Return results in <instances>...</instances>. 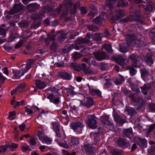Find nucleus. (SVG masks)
I'll use <instances>...</instances> for the list:
<instances>
[{"instance_id": "6e6d98bb", "label": "nucleus", "mask_w": 155, "mask_h": 155, "mask_svg": "<svg viewBox=\"0 0 155 155\" xmlns=\"http://www.w3.org/2000/svg\"><path fill=\"white\" fill-rule=\"evenodd\" d=\"M52 124L54 131H55L56 130H60V127L58 124L56 123H52Z\"/></svg>"}, {"instance_id": "72a5a7b5", "label": "nucleus", "mask_w": 155, "mask_h": 155, "mask_svg": "<svg viewBox=\"0 0 155 155\" xmlns=\"http://www.w3.org/2000/svg\"><path fill=\"white\" fill-rule=\"evenodd\" d=\"M149 35L150 38L152 40V43L155 44V28L151 30L149 33Z\"/></svg>"}, {"instance_id": "20e7f679", "label": "nucleus", "mask_w": 155, "mask_h": 155, "mask_svg": "<svg viewBox=\"0 0 155 155\" xmlns=\"http://www.w3.org/2000/svg\"><path fill=\"white\" fill-rule=\"evenodd\" d=\"M114 60L116 62L121 66L122 68H126L127 62H128V60L123 58L120 55H116L114 57Z\"/></svg>"}, {"instance_id": "b1692460", "label": "nucleus", "mask_w": 155, "mask_h": 155, "mask_svg": "<svg viewBox=\"0 0 155 155\" xmlns=\"http://www.w3.org/2000/svg\"><path fill=\"white\" fill-rule=\"evenodd\" d=\"M59 76L65 79L69 80L71 78V75L66 72L61 71L59 73Z\"/></svg>"}, {"instance_id": "f257e3e1", "label": "nucleus", "mask_w": 155, "mask_h": 155, "mask_svg": "<svg viewBox=\"0 0 155 155\" xmlns=\"http://www.w3.org/2000/svg\"><path fill=\"white\" fill-rule=\"evenodd\" d=\"M64 3L66 7V14H67L69 9L70 10V13L71 14H75L76 12V9L80 5L79 1H78L77 2L73 5L71 4V2L70 0H64Z\"/></svg>"}, {"instance_id": "412c9836", "label": "nucleus", "mask_w": 155, "mask_h": 155, "mask_svg": "<svg viewBox=\"0 0 155 155\" xmlns=\"http://www.w3.org/2000/svg\"><path fill=\"white\" fill-rule=\"evenodd\" d=\"M55 38H50L49 37V40L52 41V43L50 46V49L53 52L56 51L57 50V44L55 42Z\"/></svg>"}, {"instance_id": "a211bd4d", "label": "nucleus", "mask_w": 155, "mask_h": 155, "mask_svg": "<svg viewBox=\"0 0 155 155\" xmlns=\"http://www.w3.org/2000/svg\"><path fill=\"white\" fill-rule=\"evenodd\" d=\"M74 48H75L76 50H78L80 48L77 45L75 44L70 46L69 48L65 47L63 50L62 51L64 53H65L68 52L70 50H71Z\"/></svg>"}, {"instance_id": "680f3d73", "label": "nucleus", "mask_w": 155, "mask_h": 155, "mask_svg": "<svg viewBox=\"0 0 155 155\" xmlns=\"http://www.w3.org/2000/svg\"><path fill=\"white\" fill-rule=\"evenodd\" d=\"M81 14H86L87 12V9L85 7H82L80 8Z\"/></svg>"}, {"instance_id": "4c0bfd02", "label": "nucleus", "mask_w": 155, "mask_h": 155, "mask_svg": "<svg viewBox=\"0 0 155 155\" xmlns=\"http://www.w3.org/2000/svg\"><path fill=\"white\" fill-rule=\"evenodd\" d=\"M103 19L102 17L101 16H98L96 17L94 19L92 20V22L94 23L95 24L99 25L101 24Z\"/></svg>"}, {"instance_id": "423d86ee", "label": "nucleus", "mask_w": 155, "mask_h": 155, "mask_svg": "<svg viewBox=\"0 0 155 155\" xmlns=\"http://www.w3.org/2000/svg\"><path fill=\"white\" fill-rule=\"evenodd\" d=\"M26 65L21 64V68L25 70L27 72L34 65V61L31 59H28L26 62Z\"/></svg>"}, {"instance_id": "052dcab7", "label": "nucleus", "mask_w": 155, "mask_h": 155, "mask_svg": "<svg viewBox=\"0 0 155 155\" xmlns=\"http://www.w3.org/2000/svg\"><path fill=\"white\" fill-rule=\"evenodd\" d=\"M39 77L40 78L44 80L48 79V75H46L45 73H43L41 74Z\"/></svg>"}, {"instance_id": "603ef678", "label": "nucleus", "mask_w": 155, "mask_h": 155, "mask_svg": "<svg viewBox=\"0 0 155 155\" xmlns=\"http://www.w3.org/2000/svg\"><path fill=\"white\" fill-rule=\"evenodd\" d=\"M138 140V144L140 146L143 145L146 143V140L145 139L139 138Z\"/></svg>"}, {"instance_id": "37998d69", "label": "nucleus", "mask_w": 155, "mask_h": 155, "mask_svg": "<svg viewBox=\"0 0 155 155\" xmlns=\"http://www.w3.org/2000/svg\"><path fill=\"white\" fill-rule=\"evenodd\" d=\"M103 48H104L106 51L110 53H111L113 52V50L111 48V46L110 44H105L102 45Z\"/></svg>"}, {"instance_id": "e2e57ef3", "label": "nucleus", "mask_w": 155, "mask_h": 155, "mask_svg": "<svg viewBox=\"0 0 155 155\" xmlns=\"http://www.w3.org/2000/svg\"><path fill=\"white\" fill-rule=\"evenodd\" d=\"M114 120L117 122L120 120V119L121 118L119 117L117 114L116 112L114 113Z\"/></svg>"}, {"instance_id": "4d7b16f0", "label": "nucleus", "mask_w": 155, "mask_h": 155, "mask_svg": "<svg viewBox=\"0 0 155 155\" xmlns=\"http://www.w3.org/2000/svg\"><path fill=\"white\" fill-rule=\"evenodd\" d=\"M109 117L107 116H103L101 117V122L104 124H105V123L106 121L108 120Z\"/></svg>"}, {"instance_id": "bb28decb", "label": "nucleus", "mask_w": 155, "mask_h": 155, "mask_svg": "<svg viewBox=\"0 0 155 155\" xmlns=\"http://www.w3.org/2000/svg\"><path fill=\"white\" fill-rule=\"evenodd\" d=\"M22 8V5L21 4H15L12 11L14 13H17L21 10Z\"/></svg>"}, {"instance_id": "ddd939ff", "label": "nucleus", "mask_w": 155, "mask_h": 155, "mask_svg": "<svg viewBox=\"0 0 155 155\" xmlns=\"http://www.w3.org/2000/svg\"><path fill=\"white\" fill-rule=\"evenodd\" d=\"M133 135L132 129L131 128L124 129L123 130V136L129 138L132 137Z\"/></svg>"}, {"instance_id": "0eeeda50", "label": "nucleus", "mask_w": 155, "mask_h": 155, "mask_svg": "<svg viewBox=\"0 0 155 155\" xmlns=\"http://www.w3.org/2000/svg\"><path fill=\"white\" fill-rule=\"evenodd\" d=\"M91 35H90L89 33H87L85 38H84L78 39L76 40V43L77 44H83L89 43L91 41L90 39Z\"/></svg>"}, {"instance_id": "bf43d9fd", "label": "nucleus", "mask_w": 155, "mask_h": 155, "mask_svg": "<svg viewBox=\"0 0 155 155\" xmlns=\"http://www.w3.org/2000/svg\"><path fill=\"white\" fill-rule=\"evenodd\" d=\"M155 128V124H153L149 126L148 133L149 134Z\"/></svg>"}, {"instance_id": "39448f33", "label": "nucleus", "mask_w": 155, "mask_h": 155, "mask_svg": "<svg viewBox=\"0 0 155 155\" xmlns=\"http://www.w3.org/2000/svg\"><path fill=\"white\" fill-rule=\"evenodd\" d=\"M78 101L81 104L87 107H90L94 103V99L91 97H86L82 101L80 100H78Z\"/></svg>"}, {"instance_id": "7ed1b4c3", "label": "nucleus", "mask_w": 155, "mask_h": 155, "mask_svg": "<svg viewBox=\"0 0 155 155\" xmlns=\"http://www.w3.org/2000/svg\"><path fill=\"white\" fill-rule=\"evenodd\" d=\"M140 11L137 10L132 13L131 17L129 18L126 17L121 20L123 22L131 21H138L140 18Z\"/></svg>"}, {"instance_id": "aec40b11", "label": "nucleus", "mask_w": 155, "mask_h": 155, "mask_svg": "<svg viewBox=\"0 0 155 155\" xmlns=\"http://www.w3.org/2000/svg\"><path fill=\"white\" fill-rule=\"evenodd\" d=\"M49 100L51 102H53L55 104H58L60 102L59 98L55 97L53 94H49Z\"/></svg>"}, {"instance_id": "c756f323", "label": "nucleus", "mask_w": 155, "mask_h": 155, "mask_svg": "<svg viewBox=\"0 0 155 155\" xmlns=\"http://www.w3.org/2000/svg\"><path fill=\"white\" fill-rule=\"evenodd\" d=\"M126 110L128 112V114L131 117H133L136 114L137 112L133 108L126 107Z\"/></svg>"}, {"instance_id": "f03ea898", "label": "nucleus", "mask_w": 155, "mask_h": 155, "mask_svg": "<svg viewBox=\"0 0 155 155\" xmlns=\"http://www.w3.org/2000/svg\"><path fill=\"white\" fill-rule=\"evenodd\" d=\"M97 117L94 115H90L87 116L86 122L90 128L94 129L97 127Z\"/></svg>"}, {"instance_id": "2f4dec72", "label": "nucleus", "mask_w": 155, "mask_h": 155, "mask_svg": "<svg viewBox=\"0 0 155 155\" xmlns=\"http://www.w3.org/2000/svg\"><path fill=\"white\" fill-rule=\"evenodd\" d=\"M141 76L144 78L149 75V71L145 68H143L140 70Z\"/></svg>"}, {"instance_id": "e433bc0d", "label": "nucleus", "mask_w": 155, "mask_h": 155, "mask_svg": "<svg viewBox=\"0 0 155 155\" xmlns=\"http://www.w3.org/2000/svg\"><path fill=\"white\" fill-rule=\"evenodd\" d=\"M128 5L127 2H125L123 0H119L118 1L117 6L123 8Z\"/></svg>"}, {"instance_id": "774afa93", "label": "nucleus", "mask_w": 155, "mask_h": 155, "mask_svg": "<svg viewBox=\"0 0 155 155\" xmlns=\"http://www.w3.org/2000/svg\"><path fill=\"white\" fill-rule=\"evenodd\" d=\"M132 89L134 91L139 93L140 92V90L138 86L136 85L133 86L132 87Z\"/></svg>"}, {"instance_id": "f8f14e48", "label": "nucleus", "mask_w": 155, "mask_h": 155, "mask_svg": "<svg viewBox=\"0 0 155 155\" xmlns=\"http://www.w3.org/2000/svg\"><path fill=\"white\" fill-rule=\"evenodd\" d=\"M78 71H82L85 74H90L92 72V71L90 70H88V68L84 63H82L79 64Z\"/></svg>"}, {"instance_id": "4468645a", "label": "nucleus", "mask_w": 155, "mask_h": 155, "mask_svg": "<svg viewBox=\"0 0 155 155\" xmlns=\"http://www.w3.org/2000/svg\"><path fill=\"white\" fill-rule=\"evenodd\" d=\"M130 45L129 43L127 41L124 43H121L120 45V51L124 53L128 51L129 50Z\"/></svg>"}, {"instance_id": "f704fd0d", "label": "nucleus", "mask_w": 155, "mask_h": 155, "mask_svg": "<svg viewBox=\"0 0 155 155\" xmlns=\"http://www.w3.org/2000/svg\"><path fill=\"white\" fill-rule=\"evenodd\" d=\"M90 92L93 95H97L100 97H101V91L95 89H91Z\"/></svg>"}, {"instance_id": "cd10ccee", "label": "nucleus", "mask_w": 155, "mask_h": 155, "mask_svg": "<svg viewBox=\"0 0 155 155\" xmlns=\"http://www.w3.org/2000/svg\"><path fill=\"white\" fill-rule=\"evenodd\" d=\"M110 152L112 155H124L123 154L122 151L117 148L112 149Z\"/></svg>"}, {"instance_id": "473e14b6", "label": "nucleus", "mask_w": 155, "mask_h": 155, "mask_svg": "<svg viewBox=\"0 0 155 155\" xmlns=\"http://www.w3.org/2000/svg\"><path fill=\"white\" fill-rule=\"evenodd\" d=\"M127 42L129 43L130 45L131 42L133 41H135L136 39V37L134 34H130L127 35Z\"/></svg>"}, {"instance_id": "2eb2a0df", "label": "nucleus", "mask_w": 155, "mask_h": 155, "mask_svg": "<svg viewBox=\"0 0 155 155\" xmlns=\"http://www.w3.org/2000/svg\"><path fill=\"white\" fill-rule=\"evenodd\" d=\"M35 84L37 88L39 89H42L45 88L47 86L46 83L44 81L39 80H35Z\"/></svg>"}, {"instance_id": "338daca9", "label": "nucleus", "mask_w": 155, "mask_h": 155, "mask_svg": "<svg viewBox=\"0 0 155 155\" xmlns=\"http://www.w3.org/2000/svg\"><path fill=\"white\" fill-rule=\"evenodd\" d=\"M135 41V43L138 46H140L143 44V42L141 41L139 39H136Z\"/></svg>"}, {"instance_id": "a878e982", "label": "nucleus", "mask_w": 155, "mask_h": 155, "mask_svg": "<svg viewBox=\"0 0 155 155\" xmlns=\"http://www.w3.org/2000/svg\"><path fill=\"white\" fill-rule=\"evenodd\" d=\"M115 15V18L117 19H120L125 15L124 12L123 10L116 11Z\"/></svg>"}, {"instance_id": "6ab92c4d", "label": "nucleus", "mask_w": 155, "mask_h": 155, "mask_svg": "<svg viewBox=\"0 0 155 155\" xmlns=\"http://www.w3.org/2000/svg\"><path fill=\"white\" fill-rule=\"evenodd\" d=\"M141 92L144 95L147 94V92L151 89V87L150 84H145L142 87H140Z\"/></svg>"}, {"instance_id": "c85d7f7f", "label": "nucleus", "mask_w": 155, "mask_h": 155, "mask_svg": "<svg viewBox=\"0 0 155 155\" xmlns=\"http://www.w3.org/2000/svg\"><path fill=\"white\" fill-rule=\"evenodd\" d=\"M57 35L58 36V40L60 41H63L66 38V35L63 31H61L58 32Z\"/></svg>"}, {"instance_id": "dca6fc26", "label": "nucleus", "mask_w": 155, "mask_h": 155, "mask_svg": "<svg viewBox=\"0 0 155 155\" xmlns=\"http://www.w3.org/2000/svg\"><path fill=\"white\" fill-rule=\"evenodd\" d=\"M38 136L39 140L43 143H47L48 141V138L47 136H45L44 132L39 131L38 132Z\"/></svg>"}, {"instance_id": "4be33fe9", "label": "nucleus", "mask_w": 155, "mask_h": 155, "mask_svg": "<svg viewBox=\"0 0 155 155\" xmlns=\"http://www.w3.org/2000/svg\"><path fill=\"white\" fill-rule=\"evenodd\" d=\"M71 126L74 130L75 131L79 127H82L83 125L82 123L80 122H76L71 124Z\"/></svg>"}, {"instance_id": "a18cd8bd", "label": "nucleus", "mask_w": 155, "mask_h": 155, "mask_svg": "<svg viewBox=\"0 0 155 155\" xmlns=\"http://www.w3.org/2000/svg\"><path fill=\"white\" fill-rule=\"evenodd\" d=\"M154 5L153 3L152 2H150L147 4L146 7L145 9L146 10L150 11L154 8Z\"/></svg>"}, {"instance_id": "5701e85b", "label": "nucleus", "mask_w": 155, "mask_h": 155, "mask_svg": "<svg viewBox=\"0 0 155 155\" xmlns=\"http://www.w3.org/2000/svg\"><path fill=\"white\" fill-rule=\"evenodd\" d=\"M48 114V111L47 110H43L41 113L38 115L37 119L40 120L42 118H44L47 117Z\"/></svg>"}, {"instance_id": "c03bdc74", "label": "nucleus", "mask_w": 155, "mask_h": 155, "mask_svg": "<svg viewBox=\"0 0 155 155\" xmlns=\"http://www.w3.org/2000/svg\"><path fill=\"white\" fill-rule=\"evenodd\" d=\"M87 27L89 30L93 31L94 32L97 31L98 29V28L96 26L93 25H87Z\"/></svg>"}, {"instance_id": "7c9ffc66", "label": "nucleus", "mask_w": 155, "mask_h": 155, "mask_svg": "<svg viewBox=\"0 0 155 155\" xmlns=\"http://www.w3.org/2000/svg\"><path fill=\"white\" fill-rule=\"evenodd\" d=\"M124 81V78L123 76L118 74V76L116 78L115 83L117 84H120Z\"/></svg>"}, {"instance_id": "49530a36", "label": "nucleus", "mask_w": 155, "mask_h": 155, "mask_svg": "<svg viewBox=\"0 0 155 155\" xmlns=\"http://www.w3.org/2000/svg\"><path fill=\"white\" fill-rule=\"evenodd\" d=\"M128 69L129 70L131 76H133L136 74L137 71L134 68L130 66L128 68Z\"/></svg>"}, {"instance_id": "a19ab883", "label": "nucleus", "mask_w": 155, "mask_h": 155, "mask_svg": "<svg viewBox=\"0 0 155 155\" xmlns=\"http://www.w3.org/2000/svg\"><path fill=\"white\" fill-rule=\"evenodd\" d=\"M8 145L9 151H13L15 150L18 147V145L15 143Z\"/></svg>"}, {"instance_id": "3c124183", "label": "nucleus", "mask_w": 155, "mask_h": 155, "mask_svg": "<svg viewBox=\"0 0 155 155\" xmlns=\"http://www.w3.org/2000/svg\"><path fill=\"white\" fill-rule=\"evenodd\" d=\"M49 90L53 92H57V93L59 95H62V91H61V93H60L58 91H59V90L56 89L54 87H50L49 88Z\"/></svg>"}, {"instance_id": "864d4df0", "label": "nucleus", "mask_w": 155, "mask_h": 155, "mask_svg": "<svg viewBox=\"0 0 155 155\" xmlns=\"http://www.w3.org/2000/svg\"><path fill=\"white\" fill-rule=\"evenodd\" d=\"M24 43V41L22 40L19 41L15 45V48L18 49L20 48Z\"/></svg>"}, {"instance_id": "79ce46f5", "label": "nucleus", "mask_w": 155, "mask_h": 155, "mask_svg": "<svg viewBox=\"0 0 155 155\" xmlns=\"http://www.w3.org/2000/svg\"><path fill=\"white\" fill-rule=\"evenodd\" d=\"M21 150L23 152H29L31 150L29 146L26 144H24L21 146Z\"/></svg>"}, {"instance_id": "de8ad7c7", "label": "nucleus", "mask_w": 155, "mask_h": 155, "mask_svg": "<svg viewBox=\"0 0 155 155\" xmlns=\"http://www.w3.org/2000/svg\"><path fill=\"white\" fill-rule=\"evenodd\" d=\"M71 142L74 145H77L79 143V142L78 139L77 138L72 137L71 139Z\"/></svg>"}, {"instance_id": "8fccbe9b", "label": "nucleus", "mask_w": 155, "mask_h": 155, "mask_svg": "<svg viewBox=\"0 0 155 155\" xmlns=\"http://www.w3.org/2000/svg\"><path fill=\"white\" fill-rule=\"evenodd\" d=\"M71 66L75 70L78 71L79 70V64H78L75 63H71L70 64Z\"/></svg>"}, {"instance_id": "393cba45", "label": "nucleus", "mask_w": 155, "mask_h": 155, "mask_svg": "<svg viewBox=\"0 0 155 155\" xmlns=\"http://www.w3.org/2000/svg\"><path fill=\"white\" fill-rule=\"evenodd\" d=\"M117 0H106V4L105 5V8H108L112 10L113 8L112 5L116 2Z\"/></svg>"}, {"instance_id": "58836bf2", "label": "nucleus", "mask_w": 155, "mask_h": 155, "mask_svg": "<svg viewBox=\"0 0 155 155\" xmlns=\"http://www.w3.org/2000/svg\"><path fill=\"white\" fill-rule=\"evenodd\" d=\"M92 38L94 41H100L102 39V36H101L100 33H96L93 35Z\"/></svg>"}, {"instance_id": "9d476101", "label": "nucleus", "mask_w": 155, "mask_h": 155, "mask_svg": "<svg viewBox=\"0 0 155 155\" xmlns=\"http://www.w3.org/2000/svg\"><path fill=\"white\" fill-rule=\"evenodd\" d=\"M21 71H22L21 74V71H20L13 70V75L12 78L14 79H19L21 76H23L26 73L25 70H24L23 69L21 68Z\"/></svg>"}, {"instance_id": "c9c22d12", "label": "nucleus", "mask_w": 155, "mask_h": 155, "mask_svg": "<svg viewBox=\"0 0 155 155\" xmlns=\"http://www.w3.org/2000/svg\"><path fill=\"white\" fill-rule=\"evenodd\" d=\"M85 148L86 151L90 153H93L94 148L92 147L91 145L90 144H85Z\"/></svg>"}, {"instance_id": "1a4fd4ad", "label": "nucleus", "mask_w": 155, "mask_h": 155, "mask_svg": "<svg viewBox=\"0 0 155 155\" xmlns=\"http://www.w3.org/2000/svg\"><path fill=\"white\" fill-rule=\"evenodd\" d=\"M129 58L132 62V66L134 67H138L137 64L139 61V56L134 54H131Z\"/></svg>"}, {"instance_id": "f3484780", "label": "nucleus", "mask_w": 155, "mask_h": 155, "mask_svg": "<svg viewBox=\"0 0 155 155\" xmlns=\"http://www.w3.org/2000/svg\"><path fill=\"white\" fill-rule=\"evenodd\" d=\"M145 60L149 65L150 66L152 65L153 63L152 54L149 53H147L145 57Z\"/></svg>"}, {"instance_id": "0e129e2a", "label": "nucleus", "mask_w": 155, "mask_h": 155, "mask_svg": "<svg viewBox=\"0 0 155 155\" xmlns=\"http://www.w3.org/2000/svg\"><path fill=\"white\" fill-rule=\"evenodd\" d=\"M25 104V101L23 100L20 101H17L16 102V104H15V107L16 106L21 105H24Z\"/></svg>"}, {"instance_id": "9b49d317", "label": "nucleus", "mask_w": 155, "mask_h": 155, "mask_svg": "<svg viewBox=\"0 0 155 155\" xmlns=\"http://www.w3.org/2000/svg\"><path fill=\"white\" fill-rule=\"evenodd\" d=\"M117 143L118 146L123 148H125L127 147L129 144L127 142L126 140L121 138H119L117 140Z\"/></svg>"}, {"instance_id": "5fc2aeb1", "label": "nucleus", "mask_w": 155, "mask_h": 155, "mask_svg": "<svg viewBox=\"0 0 155 155\" xmlns=\"http://www.w3.org/2000/svg\"><path fill=\"white\" fill-rule=\"evenodd\" d=\"M8 145H5V146H2L1 147L2 151V152H5L6 151H9Z\"/></svg>"}, {"instance_id": "6e6552de", "label": "nucleus", "mask_w": 155, "mask_h": 155, "mask_svg": "<svg viewBox=\"0 0 155 155\" xmlns=\"http://www.w3.org/2000/svg\"><path fill=\"white\" fill-rule=\"evenodd\" d=\"M93 54L95 58L98 61L104 59L106 57V53L104 52L99 51L94 52Z\"/></svg>"}, {"instance_id": "13d9d810", "label": "nucleus", "mask_w": 155, "mask_h": 155, "mask_svg": "<svg viewBox=\"0 0 155 155\" xmlns=\"http://www.w3.org/2000/svg\"><path fill=\"white\" fill-rule=\"evenodd\" d=\"M7 78L4 77L2 74L0 73V83H2Z\"/></svg>"}, {"instance_id": "ea45409f", "label": "nucleus", "mask_w": 155, "mask_h": 155, "mask_svg": "<svg viewBox=\"0 0 155 155\" xmlns=\"http://www.w3.org/2000/svg\"><path fill=\"white\" fill-rule=\"evenodd\" d=\"M98 130L99 131L98 132H96L94 134L95 139L97 141H98L100 140L99 134L101 133H102L103 129L101 127H99L98 129Z\"/></svg>"}, {"instance_id": "09e8293b", "label": "nucleus", "mask_w": 155, "mask_h": 155, "mask_svg": "<svg viewBox=\"0 0 155 155\" xmlns=\"http://www.w3.org/2000/svg\"><path fill=\"white\" fill-rule=\"evenodd\" d=\"M72 58L74 60H77L81 57V55L79 53L75 52L72 54Z\"/></svg>"}, {"instance_id": "69168bd1", "label": "nucleus", "mask_w": 155, "mask_h": 155, "mask_svg": "<svg viewBox=\"0 0 155 155\" xmlns=\"http://www.w3.org/2000/svg\"><path fill=\"white\" fill-rule=\"evenodd\" d=\"M25 111L27 113V114L31 116L32 114L33 113V110L31 109H29L26 107H25Z\"/></svg>"}]
</instances>
